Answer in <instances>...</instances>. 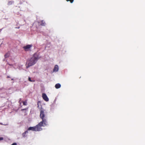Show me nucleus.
<instances>
[{"label": "nucleus", "mask_w": 145, "mask_h": 145, "mask_svg": "<svg viewBox=\"0 0 145 145\" xmlns=\"http://www.w3.org/2000/svg\"><path fill=\"white\" fill-rule=\"evenodd\" d=\"M38 59V57L36 56L35 54H34L31 58L28 59L27 60L26 64V68H27L35 64Z\"/></svg>", "instance_id": "nucleus-1"}, {"label": "nucleus", "mask_w": 145, "mask_h": 145, "mask_svg": "<svg viewBox=\"0 0 145 145\" xmlns=\"http://www.w3.org/2000/svg\"><path fill=\"white\" fill-rule=\"evenodd\" d=\"M40 117L42 120L41 121L44 122V124H46V123L47 124L46 112V111L44 109L42 108H40Z\"/></svg>", "instance_id": "nucleus-2"}, {"label": "nucleus", "mask_w": 145, "mask_h": 145, "mask_svg": "<svg viewBox=\"0 0 145 145\" xmlns=\"http://www.w3.org/2000/svg\"><path fill=\"white\" fill-rule=\"evenodd\" d=\"M47 124L46 123V124H44V122L40 121L38 125L36 126V131H39L42 130V129L41 127L42 126H45L47 125Z\"/></svg>", "instance_id": "nucleus-3"}, {"label": "nucleus", "mask_w": 145, "mask_h": 145, "mask_svg": "<svg viewBox=\"0 0 145 145\" xmlns=\"http://www.w3.org/2000/svg\"><path fill=\"white\" fill-rule=\"evenodd\" d=\"M33 46L32 44L27 45L23 47V48L25 51H29L30 49Z\"/></svg>", "instance_id": "nucleus-4"}, {"label": "nucleus", "mask_w": 145, "mask_h": 145, "mask_svg": "<svg viewBox=\"0 0 145 145\" xmlns=\"http://www.w3.org/2000/svg\"><path fill=\"white\" fill-rule=\"evenodd\" d=\"M42 97L43 99L46 101H49V99L45 93H43L42 94Z\"/></svg>", "instance_id": "nucleus-5"}, {"label": "nucleus", "mask_w": 145, "mask_h": 145, "mask_svg": "<svg viewBox=\"0 0 145 145\" xmlns=\"http://www.w3.org/2000/svg\"><path fill=\"white\" fill-rule=\"evenodd\" d=\"M59 70L58 66L57 65H56L54 67L53 69V72H57Z\"/></svg>", "instance_id": "nucleus-6"}, {"label": "nucleus", "mask_w": 145, "mask_h": 145, "mask_svg": "<svg viewBox=\"0 0 145 145\" xmlns=\"http://www.w3.org/2000/svg\"><path fill=\"white\" fill-rule=\"evenodd\" d=\"M28 130L36 131V128L35 127V126L30 127L28 128Z\"/></svg>", "instance_id": "nucleus-7"}, {"label": "nucleus", "mask_w": 145, "mask_h": 145, "mask_svg": "<svg viewBox=\"0 0 145 145\" xmlns=\"http://www.w3.org/2000/svg\"><path fill=\"white\" fill-rule=\"evenodd\" d=\"M61 85L60 84L58 83L56 84L55 87L56 89H58L60 88Z\"/></svg>", "instance_id": "nucleus-8"}, {"label": "nucleus", "mask_w": 145, "mask_h": 145, "mask_svg": "<svg viewBox=\"0 0 145 145\" xmlns=\"http://www.w3.org/2000/svg\"><path fill=\"white\" fill-rule=\"evenodd\" d=\"M10 56V54L9 52H7L6 53L5 55L4 56L5 58H7L9 56Z\"/></svg>", "instance_id": "nucleus-9"}, {"label": "nucleus", "mask_w": 145, "mask_h": 145, "mask_svg": "<svg viewBox=\"0 0 145 145\" xmlns=\"http://www.w3.org/2000/svg\"><path fill=\"white\" fill-rule=\"evenodd\" d=\"M41 22H42V24H41V25L42 26H44L45 25V24L43 20H42Z\"/></svg>", "instance_id": "nucleus-10"}, {"label": "nucleus", "mask_w": 145, "mask_h": 145, "mask_svg": "<svg viewBox=\"0 0 145 145\" xmlns=\"http://www.w3.org/2000/svg\"><path fill=\"white\" fill-rule=\"evenodd\" d=\"M28 80L29 81L31 82H34L35 81V80H31V78L30 77H29L28 78Z\"/></svg>", "instance_id": "nucleus-11"}, {"label": "nucleus", "mask_w": 145, "mask_h": 145, "mask_svg": "<svg viewBox=\"0 0 145 145\" xmlns=\"http://www.w3.org/2000/svg\"><path fill=\"white\" fill-rule=\"evenodd\" d=\"M28 133V131H26L24 133H23L22 134V135L24 137H25V135L26 133Z\"/></svg>", "instance_id": "nucleus-12"}, {"label": "nucleus", "mask_w": 145, "mask_h": 145, "mask_svg": "<svg viewBox=\"0 0 145 145\" xmlns=\"http://www.w3.org/2000/svg\"><path fill=\"white\" fill-rule=\"evenodd\" d=\"M23 105H27V102L26 101H23Z\"/></svg>", "instance_id": "nucleus-13"}, {"label": "nucleus", "mask_w": 145, "mask_h": 145, "mask_svg": "<svg viewBox=\"0 0 145 145\" xmlns=\"http://www.w3.org/2000/svg\"><path fill=\"white\" fill-rule=\"evenodd\" d=\"M13 3V1H9L8 3V5H11Z\"/></svg>", "instance_id": "nucleus-14"}, {"label": "nucleus", "mask_w": 145, "mask_h": 145, "mask_svg": "<svg viewBox=\"0 0 145 145\" xmlns=\"http://www.w3.org/2000/svg\"><path fill=\"white\" fill-rule=\"evenodd\" d=\"M66 1H70L71 3H72L73 2L74 0H66Z\"/></svg>", "instance_id": "nucleus-15"}, {"label": "nucleus", "mask_w": 145, "mask_h": 145, "mask_svg": "<svg viewBox=\"0 0 145 145\" xmlns=\"http://www.w3.org/2000/svg\"><path fill=\"white\" fill-rule=\"evenodd\" d=\"M0 124L1 125H8V124H3L2 123H0Z\"/></svg>", "instance_id": "nucleus-16"}, {"label": "nucleus", "mask_w": 145, "mask_h": 145, "mask_svg": "<svg viewBox=\"0 0 145 145\" xmlns=\"http://www.w3.org/2000/svg\"><path fill=\"white\" fill-rule=\"evenodd\" d=\"M11 145H17L16 143H13V144H11Z\"/></svg>", "instance_id": "nucleus-17"}, {"label": "nucleus", "mask_w": 145, "mask_h": 145, "mask_svg": "<svg viewBox=\"0 0 145 145\" xmlns=\"http://www.w3.org/2000/svg\"><path fill=\"white\" fill-rule=\"evenodd\" d=\"M3 139V137H0V140H2Z\"/></svg>", "instance_id": "nucleus-18"}, {"label": "nucleus", "mask_w": 145, "mask_h": 145, "mask_svg": "<svg viewBox=\"0 0 145 145\" xmlns=\"http://www.w3.org/2000/svg\"><path fill=\"white\" fill-rule=\"evenodd\" d=\"M26 110V109H22V110Z\"/></svg>", "instance_id": "nucleus-19"}, {"label": "nucleus", "mask_w": 145, "mask_h": 145, "mask_svg": "<svg viewBox=\"0 0 145 145\" xmlns=\"http://www.w3.org/2000/svg\"><path fill=\"white\" fill-rule=\"evenodd\" d=\"M7 77L8 78H10V77L9 76H7Z\"/></svg>", "instance_id": "nucleus-20"}, {"label": "nucleus", "mask_w": 145, "mask_h": 145, "mask_svg": "<svg viewBox=\"0 0 145 145\" xmlns=\"http://www.w3.org/2000/svg\"><path fill=\"white\" fill-rule=\"evenodd\" d=\"M12 80H13V78L12 79H11Z\"/></svg>", "instance_id": "nucleus-21"}]
</instances>
